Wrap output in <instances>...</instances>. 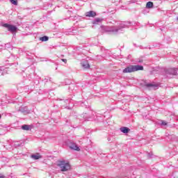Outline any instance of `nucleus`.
I'll list each match as a JSON object with an SVG mask.
<instances>
[{"label":"nucleus","instance_id":"f257e3e1","mask_svg":"<svg viewBox=\"0 0 178 178\" xmlns=\"http://www.w3.org/2000/svg\"><path fill=\"white\" fill-rule=\"evenodd\" d=\"M129 24H131V22L121 23L118 26H105L104 31L108 34H122L123 29L128 27Z\"/></svg>","mask_w":178,"mask_h":178},{"label":"nucleus","instance_id":"f03ea898","mask_svg":"<svg viewBox=\"0 0 178 178\" xmlns=\"http://www.w3.org/2000/svg\"><path fill=\"white\" fill-rule=\"evenodd\" d=\"M138 70H144V67L143 65H129L123 70L122 73H133L134 72H138Z\"/></svg>","mask_w":178,"mask_h":178},{"label":"nucleus","instance_id":"7ed1b4c3","mask_svg":"<svg viewBox=\"0 0 178 178\" xmlns=\"http://www.w3.org/2000/svg\"><path fill=\"white\" fill-rule=\"evenodd\" d=\"M58 166H59L62 172H67V170H70V164L65 160L59 161L58 162Z\"/></svg>","mask_w":178,"mask_h":178},{"label":"nucleus","instance_id":"20e7f679","mask_svg":"<svg viewBox=\"0 0 178 178\" xmlns=\"http://www.w3.org/2000/svg\"><path fill=\"white\" fill-rule=\"evenodd\" d=\"M3 27H5V29H8V31H10V33H16L17 31V28L16 26L9 24H3Z\"/></svg>","mask_w":178,"mask_h":178},{"label":"nucleus","instance_id":"39448f33","mask_svg":"<svg viewBox=\"0 0 178 178\" xmlns=\"http://www.w3.org/2000/svg\"><path fill=\"white\" fill-rule=\"evenodd\" d=\"M164 72L167 77L169 76V74H171L172 76H176V74H177V68H168L164 70Z\"/></svg>","mask_w":178,"mask_h":178},{"label":"nucleus","instance_id":"423d86ee","mask_svg":"<svg viewBox=\"0 0 178 178\" xmlns=\"http://www.w3.org/2000/svg\"><path fill=\"white\" fill-rule=\"evenodd\" d=\"M19 111L22 112V113H24V115H29L30 113V110L27 108V106L24 107H19Z\"/></svg>","mask_w":178,"mask_h":178},{"label":"nucleus","instance_id":"0eeeda50","mask_svg":"<svg viewBox=\"0 0 178 178\" xmlns=\"http://www.w3.org/2000/svg\"><path fill=\"white\" fill-rule=\"evenodd\" d=\"M81 65L83 69H90V63L87 60H83L81 63Z\"/></svg>","mask_w":178,"mask_h":178},{"label":"nucleus","instance_id":"6e6552de","mask_svg":"<svg viewBox=\"0 0 178 178\" xmlns=\"http://www.w3.org/2000/svg\"><path fill=\"white\" fill-rule=\"evenodd\" d=\"M85 15L86 17H95V16H97V13L93 10H90L89 12H86Z\"/></svg>","mask_w":178,"mask_h":178},{"label":"nucleus","instance_id":"1a4fd4ad","mask_svg":"<svg viewBox=\"0 0 178 178\" xmlns=\"http://www.w3.org/2000/svg\"><path fill=\"white\" fill-rule=\"evenodd\" d=\"M70 148H71V149H74L75 151H80V147L73 142L70 143Z\"/></svg>","mask_w":178,"mask_h":178},{"label":"nucleus","instance_id":"9d476101","mask_svg":"<svg viewBox=\"0 0 178 178\" xmlns=\"http://www.w3.org/2000/svg\"><path fill=\"white\" fill-rule=\"evenodd\" d=\"M145 87L147 88H154V90H156V88H158V85L155 83H146Z\"/></svg>","mask_w":178,"mask_h":178},{"label":"nucleus","instance_id":"9b49d317","mask_svg":"<svg viewBox=\"0 0 178 178\" xmlns=\"http://www.w3.org/2000/svg\"><path fill=\"white\" fill-rule=\"evenodd\" d=\"M22 130H25L26 131H29L31 130V126L29 124H23L21 127Z\"/></svg>","mask_w":178,"mask_h":178},{"label":"nucleus","instance_id":"f8f14e48","mask_svg":"<svg viewBox=\"0 0 178 178\" xmlns=\"http://www.w3.org/2000/svg\"><path fill=\"white\" fill-rule=\"evenodd\" d=\"M31 158L32 159H34V161H37V160H38V159H41L42 156H41V155H40L39 153H37V154H32V155L31 156Z\"/></svg>","mask_w":178,"mask_h":178},{"label":"nucleus","instance_id":"ddd939ff","mask_svg":"<svg viewBox=\"0 0 178 178\" xmlns=\"http://www.w3.org/2000/svg\"><path fill=\"white\" fill-rule=\"evenodd\" d=\"M102 18H95L92 20V24H101L102 22Z\"/></svg>","mask_w":178,"mask_h":178},{"label":"nucleus","instance_id":"4468645a","mask_svg":"<svg viewBox=\"0 0 178 178\" xmlns=\"http://www.w3.org/2000/svg\"><path fill=\"white\" fill-rule=\"evenodd\" d=\"M120 131L122 133H124V134H127V133H129V131H130V129H129L128 127H122L120 129Z\"/></svg>","mask_w":178,"mask_h":178},{"label":"nucleus","instance_id":"2eb2a0df","mask_svg":"<svg viewBox=\"0 0 178 178\" xmlns=\"http://www.w3.org/2000/svg\"><path fill=\"white\" fill-rule=\"evenodd\" d=\"M146 8H147V9L154 8V3L152 1H148L146 4Z\"/></svg>","mask_w":178,"mask_h":178},{"label":"nucleus","instance_id":"dca6fc26","mask_svg":"<svg viewBox=\"0 0 178 178\" xmlns=\"http://www.w3.org/2000/svg\"><path fill=\"white\" fill-rule=\"evenodd\" d=\"M49 40V38L48 36H42V37L40 38V41H42V42L48 41Z\"/></svg>","mask_w":178,"mask_h":178},{"label":"nucleus","instance_id":"f3484780","mask_svg":"<svg viewBox=\"0 0 178 178\" xmlns=\"http://www.w3.org/2000/svg\"><path fill=\"white\" fill-rule=\"evenodd\" d=\"M2 47H4V49H9L12 48V44H10V43H7V44H4L3 45H2Z\"/></svg>","mask_w":178,"mask_h":178},{"label":"nucleus","instance_id":"a211bd4d","mask_svg":"<svg viewBox=\"0 0 178 178\" xmlns=\"http://www.w3.org/2000/svg\"><path fill=\"white\" fill-rule=\"evenodd\" d=\"M159 124H160V126H166L168 122H166V121L161 120L159 122Z\"/></svg>","mask_w":178,"mask_h":178},{"label":"nucleus","instance_id":"6ab92c4d","mask_svg":"<svg viewBox=\"0 0 178 178\" xmlns=\"http://www.w3.org/2000/svg\"><path fill=\"white\" fill-rule=\"evenodd\" d=\"M70 99H65V100H63V102H62V104H70Z\"/></svg>","mask_w":178,"mask_h":178},{"label":"nucleus","instance_id":"aec40b11","mask_svg":"<svg viewBox=\"0 0 178 178\" xmlns=\"http://www.w3.org/2000/svg\"><path fill=\"white\" fill-rule=\"evenodd\" d=\"M13 5H17V0H10Z\"/></svg>","mask_w":178,"mask_h":178},{"label":"nucleus","instance_id":"412c9836","mask_svg":"<svg viewBox=\"0 0 178 178\" xmlns=\"http://www.w3.org/2000/svg\"><path fill=\"white\" fill-rule=\"evenodd\" d=\"M1 71H3V72H2V74H3L4 73H7L8 70H5V67H1V69H0Z\"/></svg>","mask_w":178,"mask_h":178},{"label":"nucleus","instance_id":"4be33fe9","mask_svg":"<svg viewBox=\"0 0 178 178\" xmlns=\"http://www.w3.org/2000/svg\"><path fill=\"white\" fill-rule=\"evenodd\" d=\"M61 60H62V62H64V63H67V59L62 58Z\"/></svg>","mask_w":178,"mask_h":178},{"label":"nucleus","instance_id":"5701e85b","mask_svg":"<svg viewBox=\"0 0 178 178\" xmlns=\"http://www.w3.org/2000/svg\"><path fill=\"white\" fill-rule=\"evenodd\" d=\"M81 106H86V102H82L81 104Z\"/></svg>","mask_w":178,"mask_h":178},{"label":"nucleus","instance_id":"b1692460","mask_svg":"<svg viewBox=\"0 0 178 178\" xmlns=\"http://www.w3.org/2000/svg\"><path fill=\"white\" fill-rule=\"evenodd\" d=\"M29 80H30V79H31V74H29V76H27Z\"/></svg>","mask_w":178,"mask_h":178},{"label":"nucleus","instance_id":"393cba45","mask_svg":"<svg viewBox=\"0 0 178 178\" xmlns=\"http://www.w3.org/2000/svg\"><path fill=\"white\" fill-rule=\"evenodd\" d=\"M26 55H28L29 56H30V55H31V54L30 52H26Z\"/></svg>","mask_w":178,"mask_h":178},{"label":"nucleus","instance_id":"a878e982","mask_svg":"<svg viewBox=\"0 0 178 178\" xmlns=\"http://www.w3.org/2000/svg\"><path fill=\"white\" fill-rule=\"evenodd\" d=\"M0 178H5V176H3V175L0 174Z\"/></svg>","mask_w":178,"mask_h":178},{"label":"nucleus","instance_id":"bb28decb","mask_svg":"<svg viewBox=\"0 0 178 178\" xmlns=\"http://www.w3.org/2000/svg\"><path fill=\"white\" fill-rule=\"evenodd\" d=\"M101 51H104V47H102V48H101Z\"/></svg>","mask_w":178,"mask_h":178},{"label":"nucleus","instance_id":"cd10ccee","mask_svg":"<svg viewBox=\"0 0 178 178\" xmlns=\"http://www.w3.org/2000/svg\"><path fill=\"white\" fill-rule=\"evenodd\" d=\"M108 141H111V138H108Z\"/></svg>","mask_w":178,"mask_h":178},{"label":"nucleus","instance_id":"c85d7f7f","mask_svg":"<svg viewBox=\"0 0 178 178\" xmlns=\"http://www.w3.org/2000/svg\"><path fill=\"white\" fill-rule=\"evenodd\" d=\"M13 65H15V64H11V66H13Z\"/></svg>","mask_w":178,"mask_h":178},{"label":"nucleus","instance_id":"c756f323","mask_svg":"<svg viewBox=\"0 0 178 178\" xmlns=\"http://www.w3.org/2000/svg\"><path fill=\"white\" fill-rule=\"evenodd\" d=\"M149 158H151V156H149Z\"/></svg>","mask_w":178,"mask_h":178},{"label":"nucleus","instance_id":"7c9ffc66","mask_svg":"<svg viewBox=\"0 0 178 178\" xmlns=\"http://www.w3.org/2000/svg\"><path fill=\"white\" fill-rule=\"evenodd\" d=\"M177 20H178V17H177Z\"/></svg>","mask_w":178,"mask_h":178}]
</instances>
